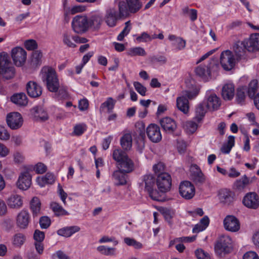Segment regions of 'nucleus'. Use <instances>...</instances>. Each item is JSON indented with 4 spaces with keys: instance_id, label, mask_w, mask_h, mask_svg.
<instances>
[{
    "instance_id": "nucleus-1",
    "label": "nucleus",
    "mask_w": 259,
    "mask_h": 259,
    "mask_svg": "<svg viewBox=\"0 0 259 259\" xmlns=\"http://www.w3.org/2000/svg\"><path fill=\"white\" fill-rule=\"evenodd\" d=\"M128 14L126 4L122 1L118 3V8H110L106 10L105 20L109 27L116 25L117 21Z\"/></svg>"
},
{
    "instance_id": "nucleus-2",
    "label": "nucleus",
    "mask_w": 259,
    "mask_h": 259,
    "mask_svg": "<svg viewBox=\"0 0 259 259\" xmlns=\"http://www.w3.org/2000/svg\"><path fill=\"white\" fill-rule=\"evenodd\" d=\"M16 74V69L12 63L8 54L0 53V79L8 80L13 79Z\"/></svg>"
},
{
    "instance_id": "nucleus-3",
    "label": "nucleus",
    "mask_w": 259,
    "mask_h": 259,
    "mask_svg": "<svg viewBox=\"0 0 259 259\" xmlns=\"http://www.w3.org/2000/svg\"><path fill=\"white\" fill-rule=\"evenodd\" d=\"M41 79L46 82L47 89L51 92H57L60 87L57 73L52 67H44L41 70Z\"/></svg>"
},
{
    "instance_id": "nucleus-4",
    "label": "nucleus",
    "mask_w": 259,
    "mask_h": 259,
    "mask_svg": "<svg viewBox=\"0 0 259 259\" xmlns=\"http://www.w3.org/2000/svg\"><path fill=\"white\" fill-rule=\"evenodd\" d=\"M113 158L117 162L118 170L126 173H130L134 170L133 161L127 154L121 149H115L113 151Z\"/></svg>"
},
{
    "instance_id": "nucleus-5",
    "label": "nucleus",
    "mask_w": 259,
    "mask_h": 259,
    "mask_svg": "<svg viewBox=\"0 0 259 259\" xmlns=\"http://www.w3.org/2000/svg\"><path fill=\"white\" fill-rule=\"evenodd\" d=\"M88 18L85 15H77L75 16L71 22L73 31L76 33L85 32L89 28Z\"/></svg>"
},
{
    "instance_id": "nucleus-6",
    "label": "nucleus",
    "mask_w": 259,
    "mask_h": 259,
    "mask_svg": "<svg viewBox=\"0 0 259 259\" xmlns=\"http://www.w3.org/2000/svg\"><path fill=\"white\" fill-rule=\"evenodd\" d=\"M232 243L231 238L228 236L220 237L216 243L214 249L217 254L221 256L223 254L230 252L231 250L230 245Z\"/></svg>"
},
{
    "instance_id": "nucleus-7",
    "label": "nucleus",
    "mask_w": 259,
    "mask_h": 259,
    "mask_svg": "<svg viewBox=\"0 0 259 259\" xmlns=\"http://www.w3.org/2000/svg\"><path fill=\"white\" fill-rule=\"evenodd\" d=\"M236 60L233 53L229 50L222 52L220 55V63L225 70H231L235 65Z\"/></svg>"
},
{
    "instance_id": "nucleus-8",
    "label": "nucleus",
    "mask_w": 259,
    "mask_h": 259,
    "mask_svg": "<svg viewBox=\"0 0 259 259\" xmlns=\"http://www.w3.org/2000/svg\"><path fill=\"white\" fill-rule=\"evenodd\" d=\"M156 184L159 191L166 193L170 190L171 185V178L167 172L159 174L156 179Z\"/></svg>"
},
{
    "instance_id": "nucleus-9",
    "label": "nucleus",
    "mask_w": 259,
    "mask_h": 259,
    "mask_svg": "<svg viewBox=\"0 0 259 259\" xmlns=\"http://www.w3.org/2000/svg\"><path fill=\"white\" fill-rule=\"evenodd\" d=\"M11 57L14 64L18 67L22 66L25 63L27 53L21 47H16L11 50Z\"/></svg>"
},
{
    "instance_id": "nucleus-10",
    "label": "nucleus",
    "mask_w": 259,
    "mask_h": 259,
    "mask_svg": "<svg viewBox=\"0 0 259 259\" xmlns=\"http://www.w3.org/2000/svg\"><path fill=\"white\" fill-rule=\"evenodd\" d=\"M203 101L205 102L206 107L210 111L218 110L221 105L220 98L211 91H207L206 92Z\"/></svg>"
},
{
    "instance_id": "nucleus-11",
    "label": "nucleus",
    "mask_w": 259,
    "mask_h": 259,
    "mask_svg": "<svg viewBox=\"0 0 259 259\" xmlns=\"http://www.w3.org/2000/svg\"><path fill=\"white\" fill-rule=\"evenodd\" d=\"M32 176L30 173V170L28 168H25L21 171L18 177L17 182L18 188L21 190H27L31 185Z\"/></svg>"
},
{
    "instance_id": "nucleus-12",
    "label": "nucleus",
    "mask_w": 259,
    "mask_h": 259,
    "mask_svg": "<svg viewBox=\"0 0 259 259\" xmlns=\"http://www.w3.org/2000/svg\"><path fill=\"white\" fill-rule=\"evenodd\" d=\"M179 192L183 198L189 200L192 199L194 196L195 189L190 182L186 181L180 184Z\"/></svg>"
},
{
    "instance_id": "nucleus-13",
    "label": "nucleus",
    "mask_w": 259,
    "mask_h": 259,
    "mask_svg": "<svg viewBox=\"0 0 259 259\" xmlns=\"http://www.w3.org/2000/svg\"><path fill=\"white\" fill-rule=\"evenodd\" d=\"M7 123L12 130H17L20 128L23 120L21 115L18 112H11L7 116Z\"/></svg>"
},
{
    "instance_id": "nucleus-14",
    "label": "nucleus",
    "mask_w": 259,
    "mask_h": 259,
    "mask_svg": "<svg viewBox=\"0 0 259 259\" xmlns=\"http://www.w3.org/2000/svg\"><path fill=\"white\" fill-rule=\"evenodd\" d=\"M217 66L214 61H211L207 64L200 65L198 66L195 69V72L197 75L205 80L210 76L211 71L213 68H217Z\"/></svg>"
},
{
    "instance_id": "nucleus-15",
    "label": "nucleus",
    "mask_w": 259,
    "mask_h": 259,
    "mask_svg": "<svg viewBox=\"0 0 259 259\" xmlns=\"http://www.w3.org/2000/svg\"><path fill=\"white\" fill-rule=\"evenodd\" d=\"M242 202L246 207L255 209L259 206V197L256 193L249 192L244 196Z\"/></svg>"
},
{
    "instance_id": "nucleus-16",
    "label": "nucleus",
    "mask_w": 259,
    "mask_h": 259,
    "mask_svg": "<svg viewBox=\"0 0 259 259\" xmlns=\"http://www.w3.org/2000/svg\"><path fill=\"white\" fill-rule=\"evenodd\" d=\"M149 139L154 143L159 142L162 138L159 127L155 124H150L146 129Z\"/></svg>"
},
{
    "instance_id": "nucleus-17",
    "label": "nucleus",
    "mask_w": 259,
    "mask_h": 259,
    "mask_svg": "<svg viewBox=\"0 0 259 259\" xmlns=\"http://www.w3.org/2000/svg\"><path fill=\"white\" fill-rule=\"evenodd\" d=\"M26 90L28 96L32 98H37L42 94L41 86L33 81H29L27 83Z\"/></svg>"
},
{
    "instance_id": "nucleus-18",
    "label": "nucleus",
    "mask_w": 259,
    "mask_h": 259,
    "mask_svg": "<svg viewBox=\"0 0 259 259\" xmlns=\"http://www.w3.org/2000/svg\"><path fill=\"white\" fill-rule=\"evenodd\" d=\"M225 228L229 231L236 232L240 229L238 220L234 215H227L224 220Z\"/></svg>"
},
{
    "instance_id": "nucleus-19",
    "label": "nucleus",
    "mask_w": 259,
    "mask_h": 259,
    "mask_svg": "<svg viewBox=\"0 0 259 259\" xmlns=\"http://www.w3.org/2000/svg\"><path fill=\"white\" fill-rule=\"evenodd\" d=\"M160 123L162 129L167 133H174L177 127L176 122L169 117L162 118L160 120Z\"/></svg>"
},
{
    "instance_id": "nucleus-20",
    "label": "nucleus",
    "mask_w": 259,
    "mask_h": 259,
    "mask_svg": "<svg viewBox=\"0 0 259 259\" xmlns=\"http://www.w3.org/2000/svg\"><path fill=\"white\" fill-rule=\"evenodd\" d=\"M29 222L30 215L29 212L26 210H22L17 215V225L21 229H25L27 227Z\"/></svg>"
},
{
    "instance_id": "nucleus-21",
    "label": "nucleus",
    "mask_w": 259,
    "mask_h": 259,
    "mask_svg": "<svg viewBox=\"0 0 259 259\" xmlns=\"http://www.w3.org/2000/svg\"><path fill=\"white\" fill-rule=\"evenodd\" d=\"M247 50L249 52L259 50V33H253L246 40Z\"/></svg>"
},
{
    "instance_id": "nucleus-22",
    "label": "nucleus",
    "mask_w": 259,
    "mask_h": 259,
    "mask_svg": "<svg viewBox=\"0 0 259 259\" xmlns=\"http://www.w3.org/2000/svg\"><path fill=\"white\" fill-rule=\"evenodd\" d=\"M191 177L192 180L196 185H202L206 181V177L201 170L196 165L193 166Z\"/></svg>"
},
{
    "instance_id": "nucleus-23",
    "label": "nucleus",
    "mask_w": 259,
    "mask_h": 259,
    "mask_svg": "<svg viewBox=\"0 0 259 259\" xmlns=\"http://www.w3.org/2000/svg\"><path fill=\"white\" fill-rule=\"evenodd\" d=\"M219 199L221 203L227 205L231 204L234 201L232 193L227 189H222L219 191Z\"/></svg>"
},
{
    "instance_id": "nucleus-24",
    "label": "nucleus",
    "mask_w": 259,
    "mask_h": 259,
    "mask_svg": "<svg viewBox=\"0 0 259 259\" xmlns=\"http://www.w3.org/2000/svg\"><path fill=\"white\" fill-rule=\"evenodd\" d=\"M235 88L232 83L224 85L222 89V96L225 100H231L234 96Z\"/></svg>"
},
{
    "instance_id": "nucleus-25",
    "label": "nucleus",
    "mask_w": 259,
    "mask_h": 259,
    "mask_svg": "<svg viewBox=\"0 0 259 259\" xmlns=\"http://www.w3.org/2000/svg\"><path fill=\"white\" fill-rule=\"evenodd\" d=\"M8 206L12 208L19 209L23 205V200L21 196L17 194L11 195L7 199Z\"/></svg>"
},
{
    "instance_id": "nucleus-26",
    "label": "nucleus",
    "mask_w": 259,
    "mask_h": 259,
    "mask_svg": "<svg viewBox=\"0 0 259 259\" xmlns=\"http://www.w3.org/2000/svg\"><path fill=\"white\" fill-rule=\"evenodd\" d=\"M80 228L77 226L66 227L57 231V234L59 236L65 237H69L74 233L80 231Z\"/></svg>"
},
{
    "instance_id": "nucleus-27",
    "label": "nucleus",
    "mask_w": 259,
    "mask_h": 259,
    "mask_svg": "<svg viewBox=\"0 0 259 259\" xmlns=\"http://www.w3.org/2000/svg\"><path fill=\"white\" fill-rule=\"evenodd\" d=\"M55 181L54 175L50 172H47L45 176L36 178V182L41 187H44L47 184H53Z\"/></svg>"
},
{
    "instance_id": "nucleus-28",
    "label": "nucleus",
    "mask_w": 259,
    "mask_h": 259,
    "mask_svg": "<svg viewBox=\"0 0 259 259\" xmlns=\"http://www.w3.org/2000/svg\"><path fill=\"white\" fill-rule=\"evenodd\" d=\"M168 39L172 42V46L176 47L177 50H182L186 47V40L181 37H178L174 34H170Z\"/></svg>"
},
{
    "instance_id": "nucleus-29",
    "label": "nucleus",
    "mask_w": 259,
    "mask_h": 259,
    "mask_svg": "<svg viewBox=\"0 0 259 259\" xmlns=\"http://www.w3.org/2000/svg\"><path fill=\"white\" fill-rule=\"evenodd\" d=\"M177 106L183 113L186 114L189 112V104L188 99L184 96L179 97L177 99Z\"/></svg>"
},
{
    "instance_id": "nucleus-30",
    "label": "nucleus",
    "mask_w": 259,
    "mask_h": 259,
    "mask_svg": "<svg viewBox=\"0 0 259 259\" xmlns=\"http://www.w3.org/2000/svg\"><path fill=\"white\" fill-rule=\"evenodd\" d=\"M11 101L19 106H24L28 103V99L25 93H20L13 95L11 98Z\"/></svg>"
},
{
    "instance_id": "nucleus-31",
    "label": "nucleus",
    "mask_w": 259,
    "mask_h": 259,
    "mask_svg": "<svg viewBox=\"0 0 259 259\" xmlns=\"http://www.w3.org/2000/svg\"><path fill=\"white\" fill-rule=\"evenodd\" d=\"M132 137L130 133H125L120 140V145L124 150H129L132 146Z\"/></svg>"
},
{
    "instance_id": "nucleus-32",
    "label": "nucleus",
    "mask_w": 259,
    "mask_h": 259,
    "mask_svg": "<svg viewBox=\"0 0 259 259\" xmlns=\"http://www.w3.org/2000/svg\"><path fill=\"white\" fill-rule=\"evenodd\" d=\"M207 110L208 109L205 105V101H203L199 104L195 109V119L198 121L201 120L205 116Z\"/></svg>"
},
{
    "instance_id": "nucleus-33",
    "label": "nucleus",
    "mask_w": 259,
    "mask_h": 259,
    "mask_svg": "<svg viewBox=\"0 0 259 259\" xmlns=\"http://www.w3.org/2000/svg\"><path fill=\"white\" fill-rule=\"evenodd\" d=\"M31 112L37 120H45L48 118L47 112L41 107H34L31 109Z\"/></svg>"
},
{
    "instance_id": "nucleus-34",
    "label": "nucleus",
    "mask_w": 259,
    "mask_h": 259,
    "mask_svg": "<svg viewBox=\"0 0 259 259\" xmlns=\"http://www.w3.org/2000/svg\"><path fill=\"white\" fill-rule=\"evenodd\" d=\"M209 220L207 216H204L202 218L200 222L195 225L193 228L192 232L193 233H198L204 230L208 226Z\"/></svg>"
},
{
    "instance_id": "nucleus-35",
    "label": "nucleus",
    "mask_w": 259,
    "mask_h": 259,
    "mask_svg": "<svg viewBox=\"0 0 259 259\" xmlns=\"http://www.w3.org/2000/svg\"><path fill=\"white\" fill-rule=\"evenodd\" d=\"M42 54L39 50H36L32 52L31 55L30 65L32 67L35 68L40 66L42 63Z\"/></svg>"
},
{
    "instance_id": "nucleus-36",
    "label": "nucleus",
    "mask_w": 259,
    "mask_h": 259,
    "mask_svg": "<svg viewBox=\"0 0 259 259\" xmlns=\"http://www.w3.org/2000/svg\"><path fill=\"white\" fill-rule=\"evenodd\" d=\"M65 15H74L76 13H81L85 11L86 7L84 5H78L73 6L71 7L66 8L65 4H64Z\"/></svg>"
},
{
    "instance_id": "nucleus-37",
    "label": "nucleus",
    "mask_w": 259,
    "mask_h": 259,
    "mask_svg": "<svg viewBox=\"0 0 259 259\" xmlns=\"http://www.w3.org/2000/svg\"><path fill=\"white\" fill-rule=\"evenodd\" d=\"M26 241V236L22 233H18L15 234L12 238V243L17 248L21 247Z\"/></svg>"
},
{
    "instance_id": "nucleus-38",
    "label": "nucleus",
    "mask_w": 259,
    "mask_h": 259,
    "mask_svg": "<svg viewBox=\"0 0 259 259\" xmlns=\"http://www.w3.org/2000/svg\"><path fill=\"white\" fill-rule=\"evenodd\" d=\"M128 11L132 13L137 12L142 7L140 0H126Z\"/></svg>"
},
{
    "instance_id": "nucleus-39",
    "label": "nucleus",
    "mask_w": 259,
    "mask_h": 259,
    "mask_svg": "<svg viewBox=\"0 0 259 259\" xmlns=\"http://www.w3.org/2000/svg\"><path fill=\"white\" fill-rule=\"evenodd\" d=\"M245 50H247L246 40L243 41H237L233 46V50L236 55L238 57L244 54Z\"/></svg>"
},
{
    "instance_id": "nucleus-40",
    "label": "nucleus",
    "mask_w": 259,
    "mask_h": 259,
    "mask_svg": "<svg viewBox=\"0 0 259 259\" xmlns=\"http://www.w3.org/2000/svg\"><path fill=\"white\" fill-rule=\"evenodd\" d=\"M249 183V179L244 175L241 179L237 180L234 183V188L239 191H242Z\"/></svg>"
},
{
    "instance_id": "nucleus-41",
    "label": "nucleus",
    "mask_w": 259,
    "mask_h": 259,
    "mask_svg": "<svg viewBox=\"0 0 259 259\" xmlns=\"http://www.w3.org/2000/svg\"><path fill=\"white\" fill-rule=\"evenodd\" d=\"M155 181V178L152 175H145L143 178V183H144L145 190L149 192L153 189Z\"/></svg>"
},
{
    "instance_id": "nucleus-42",
    "label": "nucleus",
    "mask_w": 259,
    "mask_h": 259,
    "mask_svg": "<svg viewBox=\"0 0 259 259\" xmlns=\"http://www.w3.org/2000/svg\"><path fill=\"white\" fill-rule=\"evenodd\" d=\"M125 174L127 173L123 172L118 169L113 172V177L116 181L117 185H123L126 183Z\"/></svg>"
},
{
    "instance_id": "nucleus-43",
    "label": "nucleus",
    "mask_w": 259,
    "mask_h": 259,
    "mask_svg": "<svg viewBox=\"0 0 259 259\" xmlns=\"http://www.w3.org/2000/svg\"><path fill=\"white\" fill-rule=\"evenodd\" d=\"M97 250L100 253L106 256H113L116 254V248L110 247L105 245H100L97 247Z\"/></svg>"
},
{
    "instance_id": "nucleus-44",
    "label": "nucleus",
    "mask_w": 259,
    "mask_h": 259,
    "mask_svg": "<svg viewBox=\"0 0 259 259\" xmlns=\"http://www.w3.org/2000/svg\"><path fill=\"white\" fill-rule=\"evenodd\" d=\"M40 201L37 197H34L30 202V208L33 217L37 216L40 213Z\"/></svg>"
},
{
    "instance_id": "nucleus-45",
    "label": "nucleus",
    "mask_w": 259,
    "mask_h": 259,
    "mask_svg": "<svg viewBox=\"0 0 259 259\" xmlns=\"http://www.w3.org/2000/svg\"><path fill=\"white\" fill-rule=\"evenodd\" d=\"M78 36L76 35H72L68 33H65L63 35V41L64 44L67 45L69 47L74 48L76 45L72 41V40L74 42L77 41Z\"/></svg>"
},
{
    "instance_id": "nucleus-46",
    "label": "nucleus",
    "mask_w": 259,
    "mask_h": 259,
    "mask_svg": "<svg viewBox=\"0 0 259 259\" xmlns=\"http://www.w3.org/2000/svg\"><path fill=\"white\" fill-rule=\"evenodd\" d=\"M247 88L245 86L240 87L237 89L236 93V101L238 104H242L245 99Z\"/></svg>"
},
{
    "instance_id": "nucleus-47",
    "label": "nucleus",
    "mask_w": 259,
    "mask_h": 259,
    "mask_svg": "<svg viewBox=\"0 0 259 259\" xmlns=\"http://www.w3.org/2000/svg\"><path fill=\"white\" fill-rule=\"evenodd\" d=\"M102 22V18L99 15H94L88 19L89 28L93 27L94 28H98Z\"/></svg>"
},
{
    "instance_id": "nucleus-48",
    "label": "nucleus",
    "mask_w": 259,
    "mask_h": 259,
    "mask_svg": "<svg viewBox=\"0 0 259 259\" xmlns=\"http://www.w3.org/2000/svg\"><path fill=\"white\" fill-rule=\"evenodd\" d=\"M235 137L233 136H230L228 137V143L224 144L221 148V151L223 153L228 154L230 153L231 149L234 146Z\"/></svg>"
},
{
    "instance_id": "nucleus-49",
    "label": "nucleus",
    "mask_w": 259,
    "mask_h": 259,
    "mask_svg": "<svg viewBox=\"0 0 259 259\" xmlns=\"http://www.w3.org/2000/svg\"><path fill=\"white\" fill-rule=\"evenodd\" d=\"M51 207L56 215H63L68 214L66 211L60 205L56 202H52Z\"/></svg>"
},
{
    "instance_id": "nucleus-50",
    "label": "nucleus",
    "mask_w": 259,
    "mask_h": 259,
    "mask_svg": "<svg viewBox=\"0 0 259 259\" xmlns=\"http://www.w3.org/2000/svg\"><path fill=\"white\" fill-rule=\"evenodd\" d=\"M123 241L127 245L132 246L136 249H140L143 247V244L141 242L132 238L125 237Z\"/></svg>"
},
{
    "instance_id": "nucleus-51",
    "label": "nucleus",
    "mask_w": 259,
    "mask_h": 259,
    "mask_svg": "<svg viewBox=\"0 0 259 259\" xmlns=\"http://www.w3.org/2000/svg\"><path fill=\"white\" fill-rule=\"evenodd\" d=\"M115 104V101L113 98L111 97L108 98L107 100L101 105L100 110H103L104 109L107 108L108 111L110 112L114 108Z\"/></svg>"
},
{
    "instance_id": "nucleus-52",
    "label": "nucleus",
    "mask_w": 259,
    "mask_h": 259,
    "mask_svg": "<svg viewBox=\"0 0 259 259\" xmlns=\"http://www.w3.org/2000/svg\"><path fill=\"white\" fill-rule=\"evenodd\" d=\"M258 82L257 80H252L249 84L247 90L248 95L250 98H252L255 96V93L257 89Z\"/></svg>"
},
{
    "instance_id": "nucleus-53",
    "label": "nucleus",
    "mask_w": 259,
    "mask_h": 259,
    "mask_svg": "<svg viewBox=\"0 0 259 259\" xmlns=\"http://www.w3.org/2000/svg\"><path fill=\"white\" fill-rule=\"evenodd\" d=\"M197 124L193 121H187L184 125V128L187 133H194L197 128Z\"/></svg>"
},
{
    "instance_id": "nucleus-54",
    "label": "nucleus",
    "mask_w": 259,
    "mask_h": 259,
    "mask_svg": "<svg viewBox=\"0 0 259 259\" xmlns=\"http://www.w3.org/2000/svg\"><path fill=\"white\" fill-rule=\"evenodd\" d=\"M156 36H151L146 32H143L139 36L136 37V40L138 43L146 42L151 41L153 39L156 38Z\"/></svg>"
},
{
    "instance_id": "nucleus-55",
    "label": "nucleus",
    "mask_w": 259,
    "mask_h": 259,
    "mask_svg": "<svg viewBox=\"0 0 259 259\" xmlns=\"http://www.w3.org/2000/svg\"><path fill=\"white\" fill-rule=\"evenodd\" d=\"M128 55L131 56H145L146 52L144 49L141 47H135L130 49L128 52Z\"/></svg>"
},
{
    "instance_id": "nucleus-56",
    "label": "nucleus",
    "mask_w": 259,
    "mask_h": 259,
    "mask_svg": "<svg viewBox=\"0 0 259 259\" xmlns=\"http://www.w3.org/2000/svg\"><path fill=\"white\" fill-rule=\"evenodd\" d=\"M199 90L195 88L193 91H185L183 92V96L186 97L187 99L192 100L195 98L199 94Z\"/></svg>"
},
{
    "instance_id": "nucleus-57",
    "label": "nucleus",
    "mask_w": 259,
    "mask_h": 259,
    "mask_svg": "<svg viewBox=\"0 0 259 259\" xmlns=\"http://www.w3.org/2000/svg\"><path fill=\"white\" fill-rule=\"evenodd\" d=\"M87 130V126L85 124H79L74 127L73 133L76 136L81 135Z\"/></svg>"
},
{
    "instance_id": "nucleus-58",
    "label": "nucleus",
    "mask_w": 259,
    "mask_h": 259,
    "mask_svg": "<svg viewBox=\"0 0 259 259\" xmlns=\"http://www.w3.org/2000/svg\"><path fill=\"white\" fill-rule=\"evenodd\" d=\"M39 225L41 229H47L51 225V220L47 216H44L39 219Z\"/></svg>"
},
{
    "instance_id": "nucleus-59",
    "label": "nucleus",
    "mask_w": 259,
    "mask_h": 259,
    "mask_svg": "<svg viewBox=\"0 0 259 259\" xmlns=\"http://www.w3.org/2000/svg\"><path fill=\"white\" fill-rule=\"evenodd\" d=\"M24 46L27 50H34L37 49V44L34 39H28L24 42Z\"/></svg>"
},
{
    "instance_id": "nucleus-60",
    "label": "nucleus",
    "mask_w": 259,
    "mask_h": 259,
    "mask_svg": "<svg viewBox=\"0 0 259 259\" xmlns=\"http://www.w3.org/2000/svg\"><path fill=\"white\" fill-rule=\"evenodd\" d=\"M198 259H210L209 254L202 249H198L195 252Z\"/></svg>"
},
{
    "instance_id": "nucleus-61",
    "label": "nucleus",
    "mask_w": 259,
    "mask_h": 259,
    "mask_svg": "<svg viewBox=\"0 0 259 259\" xmlns=\"http://www.w3.org/2000/svg\"><path fill=\"white\" fill-rule=\"evenodd\" d=\"M153 169L154 172L158 175L159 174L165 172V165L163 163L159 162L153 165Z\"/></svg>"
},
{
    "instance_id": "nucleus-62",
    "label": "nucleus",
    "mask_w": 259,
    "mask_h": 259,
    "mask_svg": "<svg viewBox=\"0 0 259 259\" xmlns=\"http://www.w3.org/2000/svg\"><path fill=\"white\" fill-rule=\"evenodd\" d=\"M134 87L136 90L142 96L146 95L147 91L146 88L139 82H135L134 83Z\"/></svg>"
},
{
    "instance_id": "nucleus-63",
    "label": "nucleus",
    "mask_w": 259,
    "mask_h": 259,
    "mask_svg": "<svg viewBox=\"0 0 259 259\" xmlns=\"http://www.w3.org/2000/svg\"><path fill=\"white\" fill-rule=\"evenodd\" d=\"M34 170L37 174L45 173L47 169V166L41 162H38L34 167Z\"/></svg>"
},
{
    "instance_id": "nucleus-64",
    "label": "nucleus",
    "mask_w": 259,
    "mask_h": 259,
    "mask_svg": "<svg viewBox=\"0 0 259 259\" xmlns=\"http://www.w3.org/2000/svg\"><path fill=\"white\" fill-rule=\"evenodd\" d=\"M162 214L165 220L169 223H171V220L175 215L174 211L168 209H165L163 210Z\"/></svg>"
}]
</instances>
